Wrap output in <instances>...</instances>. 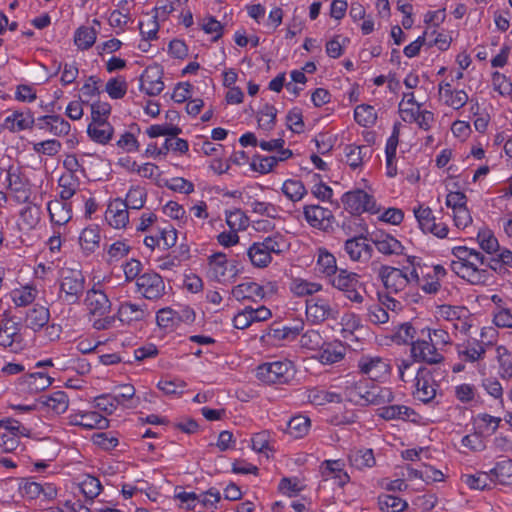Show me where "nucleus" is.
Masks as SVG:
<instances>
[{
    "instance_id": "nucleus-58",
    "label": "nucleus",
    "mask_w": 512,
    "mask_h": 512,
    "mask_svg": "<svg viewBox=\"0 0 512 512\" xmlns=\"http://www.w3.org/2000/svg\"><path fill=\"white\" fill-rule=\"evenodd\" d=\"M415 217L418 221L419 227L423 232H429V230L435 225V217L432 214V210L429 207L414 210Z\"/></svg>"
},
{
    "instance_id": "nucleus-23",
    "label": "nucleus",
    "mask_w": 512,
    "mask_h": 512,
    "mask_svg": "<svg viewBox=\"0 0 512 512\" xmlns=\"http://www.w3.org/2000/svg\"><path fill=\"white\" fill-rule=\"evenodd\" d=\"M50 319L49 309L45 306L35 305L29 309L25 317V325L33 331H39L46 326Z\"/></svg>"
},
{
    "instance_id": "nucleus-18",
    "label": "nucleus",
    "mask_w": 512,
    "mask_h": 512,
    "mask_svg": "<svg viewBox=\"0 0 512 512\" xmlns=\"http://www.w3.org/2000/svg\"><path fill=\"white\" fill-rule=\"evenodd\" d=\"M85 304L93 315L103 316L110 311L111 302L101 290L92 288L87 291Z\"/></svg>"
},
{
    "instance_id": "nucleus-7",
    "label": "nucleus",
    "mask_w": 512,
    "mask_h": 512,
    "mask_svg": "<svg viewBox=\"0 0 512 512\" xmlns=\"http://www.w3.org/2000/svg\"><path fill=\"white\" fill-rule=\"evenodd\" d=\"M85 279L79 271H69L60 284V291L68 304H75L84 291Z\"/></svg>"
},
{
    "instance_id": "nucleus-44",
    "label": "nucleus",
    "mask_w": 512,
    "mask_h": 512,
    "mask_svg": "<svg viewBox=\"0 0 512 512\" xmlns=\"http://www.w3.org/2000/svg\"><path fill=\"white\" fill-rule=\"evenodd\" d=\"M282 192L288 199L296 202L305 196L307 190L301 181L288 179L282 185Z\"/></svg>"
},
{
    "instance_id": "nucleus-40",
    "label": "nucleus",
    "mask_w": 512,
    "mask_h": 512,
    "mask_svg": "<svg viewBox=\"0 0 512 512\" xmlns=\"http://www.w3.org/2000/svg\"><path fill=\"white\" fill-rule=\"evenodd\" d=\"M493 482L507 484L512 477V459H503L498 461L494 468L490 470Z\"/></svg>"
},
{
    "instance_id": "nucleus-14",
    "label": "nucleus",
    "mask_w": 512,
    "mask_h": 512,
    "mask_svg": "<svg viewBox=\"0 0 512 512\" xmlns=\"http://www.w3.org/2000/svg\"><path fill=\"white\" fill-rule=\"evenodd\" d=\"M162 75L163 71L160 67H147L140 78V89L150 96L160 94L164 89Z\"/></svg>"
},
{
    "instance_id": "nucleus-20",
    "label": "nucleus",
    "mask_w": 512,
    "mask_h": 512,
    "mask_svg": "<svg viewBox=\"0 0 512 512\" xmlns=\"http://www.w3.org/2000/svg\"><path fill=\"white\" fill-rule=\"evenodd\" d=\"M370 239L376 246L377 250L382 254L400 255L403 253V246L401 242L390 234L378 232L372 234Z\"/></svg>"
},
{
    "instance_id": "nucleus-11",
    "label": "nucleus",
    "mask_w": 512,
    "mask_h": 512,
    "mask_svg": "<svg viewBox=\"0 0 512 512\" xmlns=\"http://www.w3.org/2000/svg\"><path fill=\"white\" fill-rule=\"evenodd\" d=\"M411 355L414 361L425 362L427 364H438L444 360L442 354L438 352L437 347L426 340L411 342Z\"/></svg>"
},
{
    "instance_id": "nucleus-3",
    "label": "nucleus",
    "mask_w": 512,
    "mask_h": 512,
    "mask_svg": "<svg viewBox=\"0 0 512 512\" xmlns=\"http://www.w3.org/2000/svg\"><path fill=\"white\" fill-rule=\"evenodd\" d=\"M342 202L345 208L352 214H360L362 212L375 214L379 212L373 196L363 190L358 189L345 193L342 197Z\"/></svg>"
},
{
    "instance_id": "nucleus-54",
    "label": "nucleus",
    "mask_w": 512,
    "mask_h": 512,
    "mask_svg": "<svg viewBox=\"0 0 512 512\" xmlns=\"http://www.w3.org/2000/svg\"><path fill=\"white\" fill-rule=\"evenodd\" d=\"M477 240L481 249L488 254L495 253L499 250L498 240L489 230H480L477 235Z\"/></svg>"
},
{
    "instance_id": "nucleus-19",
    "label": "nucleus",
    "mask_w": 512,
    "mask_h": 512,
    "mask_svg": "<svg viewBox=\"0 0 512 512\" xmlns=\"http://www.w3.org/2000/svg\"><path fill=\"white\" fill-rule=\"evenodd\" d=\"M362 373L368 375L372 380H378L389 374L390 365L380 357L365 358L359 362Z\"/></svg>"
},
{
    "instance_id": "nucleus-63",
    "label": "nucleus",
    "mask_w": 512,
    "mask_h": 512,
    "mask_svg": "<svg viewBox=\"0 0 512 512\" xmlns=\"http://www.w3.org/2000/svg\"><path fill=\"white\" fill-rule=\"evenodd\" d=\"M485 348L481 344H477V346L466 347L464 349L458 348V355L460 359L468 362H475L484 357Z\"/></svg>"
},
{
    "instance_id": "nucleus-62",
    "label": "nucleus",
    "mask_w": 512,
    "mask_h": 512,
    "mask_svg": "<svg viewBox=\"0 0 512 512\" xmlns=\"http://www.w3.org/2000/svg\"><path fill=\"white\" fill-rule=\"evenodd\" d=\"M61 143L58 140L50 139L45 140L33 145V150L38 154L54 156L61 150Z\"/></svg>"
},
{
    "instance_id": "nucleus-39",
    "label": "nucleus",
    "mask_w": 512,
    "mask_h": 512,
    "mask_svg": "<svg viewBox=\"0 0 512 512\" xmlns=\"http://www.w3.org/2000/svg\"><path fill=\"white\" fill-rule=\"evenodd\" d=\"M461 480L471 489L484 490L489 488L490 482H493L490 471L477 472L476 474H464Z\"/></svg>"
},
{
    "instance_id": "nucleus-61",
    "label": "nucleus",
    "mask_w": 512,
    "mask_h": 512,
    "mask_svg": "<svg viewBox=\"0 0 512 512\" xmlns=\"http://www.w3.org/2000/svg\"><path fill=\"white\" fill-rule=\"evenodd\" d=\"M182 132L181 128L173 125H152L147 129V134L151 138H155L158 136H171L176 137Z\"/></svg>"
},
{
    "instance_id": "nucleus-5",
    "label": "nucleus",
    "mask_w": 512,
    "mask_h": 512,
    "mask_svg": "<svg viewBox=\"0 0 512 512\" xmlns=\"http://www.w3.org/2000/svg\"><path fill=\"white\" fill-rule=\"evenodd\" d=\"M0 347L9 349L14 353L23 349L20 325L11 319H3L0 322Z\"/></svg>"
},
{
    "instance_id": "nucleus-32",
    "label": "nucleus",
    "mask_w": 512,
    "mask_h": 512,
    "mask_svg": "<svg viewBox=\"0 0 512 512\" xmlns=\"http://www.w3.org/2000/svg\"><path fill=\"white\" fill-rule=\"evenodd\" d=\"M393 400V393L390 388L372 385L367 387L366 406L382 405Z\"/></svg>"
},
{
    "instance_id": "nucleus-21",
    "label": "nucleus",
    "mask_w": 512,
    "mask_h": 512,
    "mask_svg": "<svg viewBox=\"0 0 512 512\" xmlns=\"http://www.w3.org/2000/svg\"><path fill=\"white\" fill-rule=\"evenodd\" d=\"M6 180L8 182V188L15 192L18 201L27 202L29 199L28 181L13 167H10L7 171Z\"/></svg>"
},
{
    "instance_id": "nucleus-22",
    "label": "nucleus",
    "mask_w": 512,
    "mask_h": 512,
    "mask_svg": "<svg viewBox=\"0 0 512 512\" xmlns=\"http://www.w3.org/2000/svg\"><path fill=\"white\" fill-rule=\"evenodd\" d=\"M66 200H51L47 204L50 220L56 225H65L72 217L71 206Z\"/></svg>"
},
{
    "instance_id": "nucleus-24",
    "label": "nucleus",
    "mask_w": 512,
    "mask_h": 512,
    "mask_svg": "<svg viewBox=\"0 0 512 512\" xmlns=\"http://www.w3.org/2000/svg\"><path fill=\"white\" fill-rule=\"evenodd\" d=\"M232 295L238 301L246 299L256 300L257 298L262 300L266 292L264 291V286L255 282H245L235 286L232 289Z\"/></svg>"
},
{
    "instance_id": "nucleus-43",
    "label": "nucleus",
    "mask_w": 512,
    "mask_h": 512,
    "mask_svg": "<svg viewBox=\"0 0 512 512\" xmlns=\"http://www.w3.org/2000/svg\"><path fill=\"white\" fill-rule=\"evenodd\" d=\"M378 505L382 512H402L407 507L406 501L388 494L378 497Z\"/></svg>"
},
{
    "instance_id": "nucleus-30",
    "label": "nucleus",
    "mask_w": 512,
    "mask_h": 512,
    "mask_svg": "<svg viewBox=\"0 0 512 512\" xmlns=\"http://www.w3.org/2000/svg\"><path fill=\"white\" fill-rule=\"evenodd\" d=\"M346 163L352 168L360 167L366 157L371 156V149L366 145H347L344 149Z\"/></svg>"
},
{
    "instance_id": "nucleus-42",
    "label": "nucleus",
    "mask_w": 512,
    "mask_h": 512,
    "mask_svg": "<svg viewBox=\"0 0 512 512\" xmlns=\"http://www.w3.org/2000/svg\"><path fill=\"white\" fill-rule=\"evenodd\" d=\"M43 403L56 414H62L68 409L69 398L64 391H56L47 396Z\"/></svg>"
},
{
    "instance_id": "nucleus-55",
    "label": "nucleus",
    "mask_w": 512,
    "mask_h": 512,
    "mask_svg": "<svg viewBox=\"0 0 512 512\" xmlns=\"http://www.w3.org/2000/svg\"><path fill=\"white\" fill-rule=\"evenodd\" d=\"M146 200V192L143 188L133 187L127 193L126 200H123L127 208L141 209Z\"/></svg>"
},
{
    "instance_id": "nucleus-57",
    "label": "nucleus",
    "mask_w": 512,
    "mask_h": 512,
    "mask_svg": "<svg viewBox=\"0 0 512 512\" xmlns=\"http://www.w3.org/2000/svg\"><path fill=\"white\" fill-rule=\"evenodd\" d=\"M37 296V290L32 286H25L14 292L13 301L16 306L24 307L31 304Z\"/></svg>"
},
{
    "instance_id": "nucleus-6",
    "label": "nucleus",
    "mask_w": 512,
    "mask_h": 512,
    "mask_svg": "<svg viewBox=\"0 0 512 512\" xmlns=\"http://www.w3.org/2000/svg\"><path fill=\"white\" fill-rule=\"evenodd\" d=\"M415 381L414 397L423 403L432 401L436 396L437 384L433 379L431 371L424 367L420 368Z\"/></svg>"
},
{
    "instance_id": "nucleus-38",
    "label": "nucleus",
    "mask_w": 512,
    "mask_h": 512,
    "mask_svg": "<svg viewBox=\"0 0 512 512\" xmlns=\"http://www.w3.org/2000/svg\"><path fill=\"white\" fill-rule=\"evenodd\" d=\"M440 97L445 100V103L454 109L462 108L468 101V95L463 90H451V89H443L442 86L439 87Z\"/></svg>"
},
{
    "instance_id": "nucleus-28",
    "label": "nucleus",
    "mask_w": 512,
    "mask_h": 512,
    "mask_svg": "<svg viewBox=\"0 0 512 512\" xmlns=\"http://www.w3.org/2000/svg\"><path fill=\"white\" fill-rule=\"evenodd\" d=\"M348 460L350 465L358 470L371 468L376 464L373 450L368 448L351 450Z\"/></svg>"
},
{
    "instance_id": "nucleus-17",
    "label": "nucleus",
    "mask_w": 512,
    "mask_h": 512,
    "mask_svg": "<svg viewBox=\"0 0 512 512\" xmlns=\"http://www.w3.org/2000/svg\"><path fill=\"white\" fill-rule=\"evenodd\" d=\"M106 220L116 229L124 228L127 225L129 221V213L128 208L122 199L117 198L108 205Z\"/></svg>"
},
{
    "instance_id": "nucleus-29",
    "label": "nucleus",
    "mask_w": 512,
    "mask_h": 512,
    "mask_svg": "<svg viewBox=\"0 0 512 512\" xmlns=\"http://www.w3.org/2000/svg\"><path fill=\"white\" fill-rule=\"evenodd\" d=\"M345 348L339 343H324L320 348L317 358L322 364L330 365L344 358Z\"/></svg>"
},
{
    "instance_id": "nucleus-53",
    "label": "nucleus",
    "mask_w": 512,
    "mask_h": 512,
    "mask_svg": "<svg viewBox=\"0 0 512 512\" xmlns=\"http://www.w3.org/2000/svg\"><path fill=\"white\" fill-rule=\"evenodd\" d=\"M41 120H52L50 125V133L55 136H65L69 134L71 126L68 121L59 115H45L41 116Z\"/></svg>"
},
{
    "instance_id": "nucleus-34",
    "label": "nucleus",
    "mask_w": 512,
    "mask_h": 512,
    "mask_svg": "<svg viewBox=\"0 0 512 512\" xmlns=\"http://www.w3.org/2000/svg\"><path fill=\"white\" fill-rule=\"evenodd\" d=\"M317 265L319 271L330 279L340 270L337 267L336 258L324 248L318 250Z\"/></svg>"
},
{
    "instance_id": "nucleus-48",
    "label": "nucleus",
    "mask_w": 512,
    "mask_h": 512,
    "mask_svg": "<svg viewBox=\"0 0 512 512\" xmlns=\"http://www.w3.org/2000/svg\"><path fill=\"white\" fill-rule=\"evenodd\" d=\"M277 110L273 105L265 104L257 114L258 125L264 130H271L275 125Z\"/></svg>"
},
{
    "instance_id": "nucleus-16",
    "label": "nucleus",
    "mask_w": 512,
    "mask_h": 512,
    "mask_svg": "<svg viewBox=\"0 0 512 512\" xmlns=\"http://www.w3.org/2000/svg\"><path fill=\"white\" fill-rule=\"evenodd\" d=\"M344 249L352 261H367L371 258L373 248L364 236L353 237L345 241Z\"/></svg>"
},
{
    "instance_id": "nucleus-64",
    "label": "nucleus",
    "mask_w": 512,
    "mask_h": 512,
    "mask_svg": "<svg viewBox=\"0 0 512 512\" xmlns=\"http://www.w3.org/2000/svg\"><path fill=\"white\" fill-rule=\"evenodd\" d=\"M322 286L318 283L307 282L304 280L294 281L292 285V291L297 296L312 295L320 291Z\"/></svg>"
},
{
    "instance_id": "nucleus-51",
    "label": "nucleus",
    "mask_w": 512,
    "mask_h": 512,
    "mask_svg": "<svg viewBox=\"0 0 512 512\" xmlns=\"http://www.w3.org/2000/svg\"><path fill=\"white\" fill-rule=\"evenodd\" d=\"M502 378H512V354L504 346L496 349Z\"/></svg>"
},
{
    "instance_id": "nucleus-59",
    "label": "nucleus",
    "mask_w": 512,
    "mask_h": 512,
    "mask_svg": "<svg viewBox=\"0 0 512 512\" xmlns=\"http://www.w3.org/2000/svg\"><path fill=\"white\" fill-rule=\"evenodd\" d=\"M157 387L166 395L182 394L186 383L181 379H163L160 380Z\"/></svg>"
},
{
    "instance_id": "nucleus-49",
    "label": "nucleus",
    "mask_w": 512,
    "mask_h": 512,
    "mask_svg": "<svg viewBox=\"0 0 512 512\" xmlns=\"http://www.w3.org/2000/svg\"><path fill=\"white\" fill-rule=\"evenodd\" d=\"M209 266L212 275L217 280L225 276L227 270V258L224 253L217 252L209 257Z\"/></svg>"
},
{
    "instance_id": "nucleus-35",
    "label": "nucleus",
    "mask_w": 512,
    "mask_h": 512,
    "mask_svg": "<svg viewBox=\"0 0 512 512\" xmlns=\"http://www.w3.org/2000/svg\"><path fill=\"white\" fill-rule=\"evenodd\" d=\"M117 315L121 322L130 323L142 320L145 317V311L138 304L125 302L119 307Z\"/></svg>"
},
{
    "instance_id": "nucleus-60",
    "label": "nucleus",
    "mask_w": 512,
    "mask_h": 512,
    "mask_svg": "<svg viewBox=\"0 0 512 512\" xmlns=\"http://www.w3.org/2000/svg\"><path fill=\"white\" fill-rule=\"evenodd\" d=\"M302 327L295 326V327H273L270 329L269 336L276 339V340H289L296 338L301 331Z\"/></svg>"
},
{
    "instance_id": "nucleus-33",
    "label": "nucleus",
    "mask_w": 512,
    "mask_h": 512,
    "mask_svg": "<svg viewBox=\"0 0 512 512\" xmlns=\"http://www.w3.org/2000/svg\"><path fill=\"white\" fill-rule=\"evenodd\" d=\"M113 127L110 123H98L89 124L87 128V133L89 137L99 143V144H107L112 136H113Z\"/></svg>"
},
{
    "instance_id": "nucleus-8",
    "label": "nucleus",
    "mask_w": 512,
    "mask_h": 512,
    "mask_svg": "<svg viewBox=\"0 0 512 512\" xmlns=\"http://www.w3.org/2000/svg\"><path fill=\"white\" fill-rule=\"evenodd\" d=\"M306 315L312 322L321 323L329 318L337 319L338 311L330 305L328 300L312 297L306 300Z\"/></svg>"
},
{
    "instance_id": "nucleus-52",
    "label": "nucleus",
    "mask_w": 512,
    "mask_h": 512,
    "mask_svg": "<svg viewBox=\"0 0 512 512\" xmlns=\"http://www.w3.org/2000/svg\"><path fill=\"white\" fill-rule=\"evenodd\" d=\"M80 489L86 498L93 500L100 494L102 485L98 478L87 475L80 483Z\"/></svg>"
},
{
    "instance_id": "nucleus-12",
    "label": "nucleus",
    "mask_w": 512,
    "mask_h": 512,
    "mask_svg": "<svg viewBox=\"0 0 512 512\" xmlns=\"http://www.w3.org/2000/svg\"><path fill=\"white\" fill-rule=\"evenodd\" d=\"M303 214L308 224L319 230H327L331 227V221L334 219L332 211L319 205H306L303 208Z\"/></svg>"
},
{
    "instance_id": "nucleus-13",
    "label": "nucleus",
    "mask_w": 512,
    "mask_h": 512,
    "mask_svg": "<svg viewBox=\"0 0 512 512\" xmlns=\"http://www.w3.org/2000/svg\"><path fill=\"white\" fill-rule=\"evenodd\" d=\"M379 276L390 293L402 291L408 285L406 273L398 268L382 266L379 270Z\"/></svg>"
},
{
    "instance_id": "nucleus-36",
    "label": "nucleus",
    "mask_w": 512,
    "mask_h": 512,
    "mask_svg": "<svg viewBox=\"0 0 512 512\" xmlns=\"http://www.w3.org/2000/svg\"><path fill=\"white\" fill-rule=\"evenodd\" d=\"M97 38V31L93 27L81 26L74 35V43L81 50L92 47Z\"/></svg>"
},
{
    "instance_id": "nucleus-2",
    "label": "nucleus",
    "mask_w": 512,
    "mask_h": 512,
    "mask_svg": "<svg viewBox=\"0 0 512 512\" xmlns=\"http://www.w3.org/2000/svg\"><path fill=\"white\" fill-rule=\"evenodd\" d=\"M257 378L266 384H286L292 377L289 361L267 362L257 367Z\"/></svg>"
},
{
    "instance_id": "nucleus-10",
    "label": "nucleus",
    "mask_w": 512,
    "mask_h": 512,
    "mask_svg": "<svg viewBox=\"0 0 512 512\" xmlns=\"http://www.w3.org/2000/svg\"><path fill=\"white\" fill-rule=\"evenodd\" d=\"M138 291L147 299L154 300L163 296L165 284L157 273H145L137 278Z\"/></svg>"
},
{
    "instance_id": "nucleus-15",
    "label": "nucleus",
    "mask_w": 512,
    "mask_h": 512,
    "mask_svg": "<svg viewBox=\"0 0 512 512\" xmlns=\"http://www.w3.org/2000/svg\"><path fill=\"white\" fill-rule=\"evenodd\" d=\"M69 423L85 429H106L109 427V420L96 411L71 414L69 415Z\"/></svg>"
},
{
    "instance_id": "nucleus-4",
    "label": "nucleus",
    "mask_w": 512,
    "mask_h": 512,
    "mask_svg": "<svg viewBox=\"0 0 512 512\" xmlns=\"http://www.w3.org/2000/svg\"><path fill=\"white\" fill-rule=\"evenodd\" d=\"M439 314L453 322L454 329L463 334H467L473 325L471 314L464 306L441 305Z\"/></svg>"
},
{
    "instance_id": "nucleus-50",
    "label": "nucleus",
    "mask_w": 512,
    "mask_h": 512,
    "mask_svg": "<svg viewBox=\"0 0 512 512\" xmlns=\"http://www.w3.org/2000/svg\"><path fill=\"white\" fill-rule=\"evenodd\" d=\"M324 343L325 340L316 330L306 331L300 339L301 347L311 351H319L324 346Z\"/></svg>"
},
{
    "instance_id": "nucleus-41",
    "label": "nucleus",
    "mask_w": 512,
    "mask_h": 512,
    "mask_svg": "<svg viewBox=\"0 0 512 512\" xmlns=\"http://www.w3.org/2000/svg\"><path fill=\"white\" fill-rule=\"evenodd\" d=\"M247 255L251 263L255 267L259 268L268 266L272 260L271 255L267 253V251L261 246L259 242L253 243L251 245V247L247 250Z\"/></svg>"
},
{
    "instance_id": "nucleus-37",
    "label": "nucleus",
    "mask_w": 512,
    "mask_h": 512,
    "mask_svg": "<svg viewBox=\"0 0 512 512\" xmlns=\"http://www.w3.org/2000/svg\"><path fill=\"white\" fill-rule=\"evenodd\" d=\"M413 409L404 405H390L379 409V416L385 420L393 419H409L412 415H415Z\"/></svg>"
},
{
    "instance_id": "nucleus-45",
    "label": "nucleus",
    "mask_w": 512,
    "mask_h": 512,
    "mask_svg": "<svg viewBox=\"0 0 512 512\" xmlns=\"http://www.w3.org/2000/svg\"><path fill=\"white\" fill-rule=\"evenodd\" d=\"M354 118L361 126L368 127L376 122L377 113L373 106L361 104L355 108Z\"/></svg>"
},
{
    "instance_id": "nucleus-47",
    "label": "nucleus",
    "mask_w": 512,
    "mask_h": 512,
    "mask_svg": "<svg viewBox=\"0 0 512 512\" xmlns=\"http://www.w3.org/2000/svg\"><path fill=\"white\" fill-rule=\"evenodd\" d=\"M25 382L30 392L37 393L48 388L52 384V379L45 373L35 372L29 374Z\"/></svg>"
},
{
    "instance_id": "nucleus-25",
    "label": "nucleus",
    "mask_w": 512,
    "mask_h": 512,
    "mask_svg": "<svg viewBox=\"0 0 512 512\" xmlns=\"http://www.w3.org/2000/svg\"><path fill=\"white\" fill-rule=\"evenodd\" d=\"M100 228L96 225L86 227L79 236V244L85 254L95 252L100 247Z\"/></svg>"
},
{
    "instance_id": "nucleus-26",
    "label": "nucleus",
    "mask_w": 512,
    "mask_h": 512,
    "mask_svg": "<svg viewBox=\"0 0 512 512\" xmlns=\"http://www.w3.org/2000/svg\"><path fill=\"white\" fill-rule=\"evenodd\" d=\"M35 123V119L30 111L19 112L14 111L12 115L6 117L5 127L12 132H19L31 129Z\"/></svg>"
},
{
    "instance_id": "nucleus-1",
    "label": "nucleus",
    "mask_w": 512,
    "mask_h": 512,
    "mask_svg": "<svg viewBox=\"0 0 512 512\" xmlns=\"http://www.w3.org/2000/svg\"><path fill=\"white\" fill-rule=\"evenodd\" d=\"M332 286L344 293V295L355 303H362L364 297L361 291H364V285L360 282V276L355 272H349L340 269L339 272L330 279Z\"/></svg>"
},
{
    "instance_id": "nucleus-56",
    "label": "nucleus",
    "mask_w": 512,
    "mask_h": 512,
    "mask_svg": "<svg viewBox=\"0 0 512 512\" xmlns=\"http://www.w3.org/2000/svg\"><path fill=\"white\" fill-rule=\"evenodd\" d=\"M278 159L274 156H256L251 162V168L261 174L269 173L277 165Z\"/></svg>"
},
{
    "instance_id": "nucleus-31",
    "label": "nucleus",
    "mask_w": 512,
    "mask_h": 512,
    "mask_svg": "<svg viewBox=\"0 0 512 512\" xmlns=\"http://www.w3.org/2000/svg\"><path fill=\"white\" fill-rule=\"evenodd\" d=\"M79 178L71 173H64L58 180L60 190V199L69 200L72 198L80 188Z\"/></svg>"
},
{
    "instance_id": "nucleus-27",
    "label": "nucleus",
    "mask_w": 512,
    "mask_h": 512,
    "mask_svg": "<svg viewBox=\"0 0 512 512\" xmlns=\"http://www.w3.org/2000/svg\"><path fill=\"white\" fill-rule=\"evenodd\" d=\"M367 386L365 381L348 383L343 392L344 399L355 405L366 406Z\"/></svg>"
},
{
    "instance_id": "nucleus-46",
    "label": "nucleus",
    "mask_w": 512,
    "mask_h": 512,
    "mask_svg": "<svg viewBox=\"0 0 512 512\" xmlns=\"http://www.w3.org/2000/svg\"><path fill=\"white\" fill-rule=\"evenodd\" d=\"M310 428V419L304 415H298L290 419L287 431L294 438L306 435Z\"/></svg>"
},
{
    "instance_id": "nucleus-9",
    "label": "nucleus",
    "mask_w": 512,
    "mask_h": 512,
    "mask_svg": "<svg viewBox=\"0 0 512 512\" xmlns=\"http://www.w3.org/2000/svg\"><path fill=\"white\" fill-rule=\"evenodd\" d=\"M451 270L473 285L486 284L488 281V271L479 269L475 262L452 261Z\"/></svg>"
}]
</instances>
